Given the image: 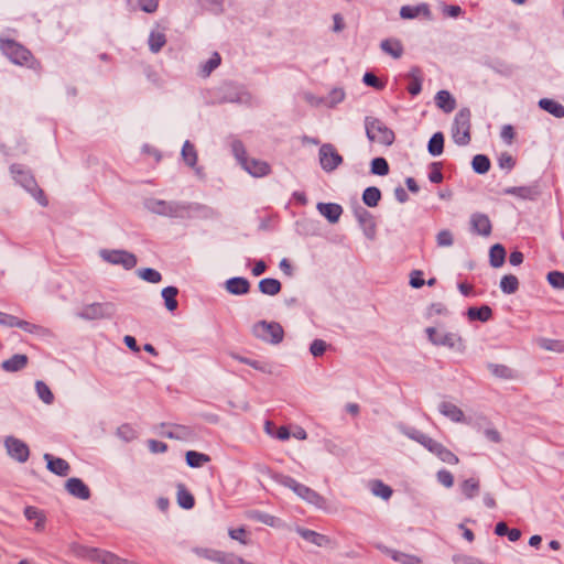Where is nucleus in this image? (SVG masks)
<instances>
[{
	"instance_id": "nucleus-44",
	"label": "nucleus",
	"mask_w": 564,
	"mask_h": 564,
	"mask_svg": "<svg viewBox=\"0 0 564 564\" xmlns=\"http://www.w3.org/2000/svg\"><path fill=\"white\" fill-rule=\"evenodd\" d=\"M473 170L478 174H485L490 169V160L484 154H477L471 161Z\"/></svg>"
},
{
	"instance_id": "nucleus-24",
	"label": "nucleus",
	"mask_w": 564,
	"mask_h": 564,
	"mask_svg": "<svg viewBox=\"0 0 564 564\" xmlns=\"http://www.w3.org/2000/svg\"><path fill=\"white\" fill-rule=\"evenodd\" d=\"M440 412L453 422H463L464 412L454 403L442 402L438 406Z\"/></svg>"
},
{
	"instance_id": "nucleus-36",
	"label": "nucleus",
	"mask_w": 564,
	"mask_h": 564,
	"mask_svg": "<svg viewBox=\"0 0 564 564\" xmlns=\"http://www.w3.org/2000/svg\"><path fill=\"white\" fill-rule=\"evenodd\" d=\"M381 48L384 53L394 58H399L403 53V47L398 40H384L381 42Z\"/></svg>"
},
{
	"instance_id": "nucleus-3",
	"label": "nucleus",
	"mask_w": 564,
	"mask_h": 564,
	"mask_svg": "<svg viewBox=\"0 0 564 564\" xmlns=\"http://www.w3.org/2000/svg\"><path fill=\"white\" fill-rule=\"evenodd\" d=\"M365 129L367 138L370 142L382 145H391L394 142V132L380 119L375 117H366Z\"/></svg>"
},
{
	"instance_id": "nucleus-26",
	"label": "nucleus",
	"mask_w": 564,
	"mask_h": 564,
	"mask_svg": "<svg viewBox=\"0 0 564 564\" xmlns=\"http://www.w3.org/2000/svg\"><path fill=\"white\" fill-rule=\"evenodd\" d=\"M281 282L276 279L265 278L259 282V290L261 293L274 296L281 291Z\"/></svg>"
},
{
	"instance_id": "nucleus-20",
	"label": "nucleus",
	"mask_w": 564,
	"mask_h": 564,
	"mask_svg": "<svg viewBox=\"0 0 564 564\" xmlns=\"http://www.w3.org/2000/svg\"><path fill=\"white\" fill-rule=\"evenodd\" d=\"M44 459L47 463V468L50 471L58 475V476H67L69 473V464L59 457H54L51 454H44Z\"/></svg>"
},
{
	"instance_id": "nucleus-41",
	"label": "nucleus",
	"mask_w": 564,
	"mask_h": 564,
	"mask_svg": "<svg viewBox=\"0 0 564 564\" xmlns=\"http://www.w3.org/2000/svg\"><path fill=\"white\" fill-rule=\"evenodd\" d=\"M177 502L184 509H192L195 505L194 496L183 485L178 486Z\"/></svg>"
},
{
	"instance_id": "nucleus-64",
	"label": "nucleus",
	"mask_w": 564,
	"mask_h": 564,
	"mask_svg": "<svg viewBox=\"0 0 564 564\" xmlns=\"http://www.w3.org/2000/svg\"><path fill=\"white\" fill-rule=\"evenodd\" d=\"M500 137L507 144H511L516 137L513 127L511 124H505L501 128Z\"/></svg>"
},
{
	"instance_id": "nucleus-11",
	"label": "nucleus",
	"mask_w": 564,
	"mask_h": 564,
	"mask_svg": "<svg viewBox=\"0 0 564 564\" xmlns=\"http://www.w3.org/2000/svg\"><path fill=\"white\" fill-rule=\"evenodd\" d=\"M318 154L321 166L326 172L335 171L343 163V156L330 143L323 144L319 148Z\"/></svg>"
},
{
	"instance_id": "nucleus-33",
	"label": "nucleus",
	"mask_w": 564,
	"mask_h": 564,
	"mask_svg": "<svg viewBox=\"0 0 564 564\" xmlns=\"http://www.w3.org/2000/svg\"><path fill=\"white\" fill-rule=\"evenodd\" d=\"M459 488H460L462 494L467 499H473L479 492V488H480L479 480H477L475 478L466 479L459 485Z\"/></svg>"
},
{
	"instance_id": "nucleus-39",
	"label": "nucleus",
	"mask_w": 564,
	"mask_h": 564,
	"mask_svg": "<svg viewBox=\"0 0 564 564\" xmlns=\"http://www.w3.org/2000/svg\"><path fill=\"white\" fill-rule=\"evenodd\" d=\"M500 289L506 294H513L519 289V280L513 274L503 275L500 281Z\"/></svg>"
},
{
	"instance_id": "nucleus-63",
	"label": "nucleus",
	"mask_w": 564,
	"mask_h": 564,
	"mask_svg": "<svg viewBox=\"0 0 564 564\" xmlns=\"http://www.w3.org/2000/svg\"><path fill=\"white\" fill-rule=\"evenodd\" d=\"M276 479L282 486L290 488L294 492H296L299 487L301 486V482L296 481L294 478L290 476L280 475Z\"/></svg>"
},
{
	"instance_id": "nucleus-55",
	"label": "nucleus",
	"mask_w": 564,
	"mask_h": 564,
	"mask_svg": "<svg viewBox=\"0 0 564 564\" xmlns=\"http://www.w3.org/2000/svg\"><path fill=\"white\" fill-rule=\"evenodd\" d=\"M436 243L438 247H451L454 243L453 234L443 229L436 235Z\"/></svg>"
},
{
	"instance_id": "nucleus-57",
	"label": "nucleus",
	"mask_w": 564,
	"mask_h": 564,
	"mask_svg": "<svg viewBox=\"0 0 564 564\" xmlns=\"http://www.w3.org/2000/svg\"><path fill=\"white\" fill-rule=\"evenodd\" d=\"M406 435L411 438V440H414L415 442H417L419 444H421L423 447L426 448V446L429 445V443H431V440L432 437L423 434L422 432L417 431V430H410L409 432H406Z\"/></svg>"
},
{
	"instance_id": "nucleus-22",
	"label": "nucleus",
	"mask_w": 564,
	"mask_h": 564,
	"mask_svg": "<svg viewBox=\"0 0 564 564\" xmlns=\"http://www.w3.org/2000/svg\"><path fill=\"white\" fill-rule=\"evenodd\" d=\"M435 104L446 113L452 112L456 108V100L447 90H440L436 94Z\"/></svg>"
},
{
	"instance_id": "nucleus-6",
	"label": "nucleus",
	"mask_w": 564,
	"mask_h": 564,
	"mask_svg": "<svg viewBox=\"0 0 564 564\" xmlns=\"http://www.w3.org/2000/svg\"><path fill=\"white\" fill-rule=\"evenodd\" d=\"M11 173L14 180L23 186L42 206H47L48 200L44 192L37 186L35 178L20 165H12Z\"/></svg>"
},
{
	"instance_id": "nucleus-58",
	"label": "nucleus",
	"mask_w": 564,
	"mask_h": 564,
	"mask_svg": "<svg viewBox=\"0 0 564 564\" xmlns=\"http://www.w3.org/2000/svg\"><path fill=\"white\" fill-rule=\"evenodd\" d=\"M549 283L556 289H564V273L552 271L547 274Z\"/></svg>"
},
{
	"instance_id": "nucleus-29",
	"label": "nucleus",
	"mask_w": 564,
	"mask_h": 564,
	"mask_svg": "<svg viewBox=\"0 0 564 564\" xmlns=\"http://www.w3.org/2000/svg\"><path fill=\"white\" fill-rule=\"evenodd\" d=\"M467 316L470 321L487 322L492 316V311L489 306L482 305L480 307H469Z\"/></svg>"
},
{
	"instance_id": "nucleus-52",
	"label": "nucleus",
	"mask_w": 564,
	"mask_h": 564,
	"mask_svg": "<svg viewBox=\"0 0 564 564\" xmlns=\"http://www.w3.org/2000/svg\"><path fill=\"white\" fill-rule=\"evenodd\" d=\"M221 62L220 55L218 53H214L210 58L203 65L202 74L203 76H209V74L219 66Z\"/></svg>"
},
{
	"instance_id": "nucleus-27",
	"label": "nucleus",
	"mask_w": 564,
	"mask_h": 564,
	"mask_svg": "<svg viewBox=\"0 0 564 564\" xmlns=\"http://www.w3.org/2000/svg\"><path fill=\"white\" fill-rule=\"evenodd\" d=\"M536 344L546 351L564 354V340L542 337L536 340Z\"/></svg>"
},
{
	"instance_id": "nucleus-45",
	"label": "nucleus",
	"mask_w": 564,
	"mask_h": 564,
	"mask_svg": "<svg viewBox=\"0 0 564 564\" xmlns=\"http://www.w3.org/2000/svg\"><path fill=\"white\" fill-rule=\"evenodd\" d=\"M166 37L162 32H151L149 36V47L151 52L158 53L165 45Z\"/></svg>"
},
{
	"instance_id": "nucleus-15",
	"label": "nucleus",
	"mask_w": 564,
	"mask_h": 564,
	"mask_svg": "<svg viewBox=\"0 0 564 564\" xmlns=\"http://www.w3.org/2000/svg\"><path fill=\"white\" fill-rule=\"evenodd\" d=\"M300 498L305 500L306 502L319 508L325 509L326 508V499L321 496L315 490L311 489L310 487L301 484L297 491L295 492Z\"/></svg>"
},
{
	"instance_id": "nucleus-50",
	"label": "nucleus",
	"mask_w": 564,
	"mask_h": 564,
	"mask_svg": "<svg viewBox=\"0 0 564 564\" xmlns=\"http://www.w3.org/2000/svg\"><path fill=\"white\" fill-rule=\"evenodd\" d=\"M371 173L377 175H387L389 173V165L386 159L376 158L371 161Z\"/></svg>"
},
{
	"instance_id": "nucleus-9",
	"label": "nucleus",
	"mask_w": 564,
	"mask_h": 564,
	"mask_svg": "<svg viewBox=\"0 0 564 564\" xmlns=\"http://www.w3.org/2000/svg\"><path fill=\"white\" fill-rule=\"evenodd\" d=\"M0 50L14 64L24 65L32 58L31 52L13 40H1Z\"/></svg>"
},
{
	"instance_id": "nucleus-25",
	"label": "nucleus",
	"mask_w": 564,
	"mask_h": 564,
	"mask_svg": "<svg viewBox=\"0 0 564 564\" xmlns=\"http://www.w3.org/2000/svg\"><path fill=\"white\" fill-rule=\"evenodd\" d=\"M93 553V558L101 564H133L108 551L94 550Z\"/></svg>"
},
{
	"instance_id": "nucleus-23",
	"label": "nucleus",
	"mask_w": 564,
	"mask_h": 564,
	"mask_svg": "<svg viewBox=\"0 0 564 564\" xmlns=\"http://www.w3.org/2000/svg\"><path fill=\"white\" fill-rule=\"evenodd\" d=\"M28 365L26 355L17 354L4 360L1 365L2 369L8 372H15L23 369Z\"/></svg>"
},
{
	"instance_id": "nucleus-19",
	"label": "nucleus",
	"mask_w": 564,
	"mask_h": 564,
	"mask_svg": "<svg viewBox=\"0 0 564 564\" xmlns=\"http://www.w3.org/2000/svg\"><path fill=\"white\" fill-rule=\"evenodd\" d=\"M66 489L72 496L83 500L90 497L89 488L79 478H69L66 482Z\"/></svg>"
},
{
	"instance_id": "nucleus-49",
	"label": "nucleus",
	"mask_w": 564,
	"mask_h": 564,
	"mask_svg": "<svg viewBox=\"0 0 564 564\" xmlns=\"http://www.w3.org/2000/svg\"><path fill=\"white\" fill-rule=\"evenodd\" d=\"M138 275L147 281V282H150V283H159L161 282L162 280V275L159 271L154 270V269H151V268H145V269H141L138 271Z\"/></svg>"
},
{
	"instance_id": "nucleus-60",
	"label": "nucleus",
	"mask_w": 564,
	"mask_h": 564,
	"mask_svg": "<svg viewBox=\"0 0 564 564\" xmlns=\"http://www.w3.org/2000/svg\"><path fill=\"white\" fill-rule=\"evenodd\" d=\"M429 180L432 183L438 184L443 181V173H442V166L441 163H432L431 164V171L429 173Z\"/></svg>"
},
{
	"instance_id": "nucleus-61",
	"label": "nucleus",
	"mask_w": 564,
	"mask_h": 564,
	"mask_svg": "<svg viewBox=\"0 0 564 564\" xmlns=\"http://www.w3.org/2000/svg\"><path fill=\"white\" fill-rule=\"evenodd\" d=\"M437 480L446 488H451L454 485V477L451 471L441 469L436 474Z\"/></svg>"
},
{
	"instance_id": "nucleus-47",
	"label": "nucleus",
	"mask_w": 564,
	"mask_h": 564,
	"mask_svg": "<svg viewBox=\"0 0 564 564\" xmlns=\"http://www.w3.org/2000/svg\"><path fill=\"white\" fill-rule=\"evenodd\" d=\"M371 491L375 496L388 500L392 496V489L383 484L381 480H375L371 486Z\"/></svg>"
},
{
	"instance_id": "nucleus-46",
	"label": "nucleus",
	"mask_w": 564,
	"mask_h": 564,
	"mask_svg": "<svg viewBox=\"0 0 564 564\" xmlns=\"http://www.w3.org/2000/svg\"><path fill=\"white\" fill-rule=\"evenodd\" d=\"M356 217L366 230H369L371 232L375 231L373 217L368 210H366L365 208L357 209Z\"/></svg>"
},
{
	"instance_id": "nucleus-5",
	"label": "nucleus",
	"mask_w": 564,
	"mask_h": 564,
	"mask_svg": "<svg viewBox=\"0 0 564 564\" xmlns=\"http://www.w3.org/2000/svg\"><path fill=\"white\" fill-rule=\"evenodd\" d=\"M425 334L434 346L447 347L458 351L465 350V344L462 336L453 332H444L435 327H427Z\"/></svg>"
},
{
	"instance_id": "nucleus-59",
	"label": "nucleus",
	"mask_w": 564,
	"mask_h": 564,
	"mask_svg": "<svg viewBox=\"0 0 564 564\" xmlns=\"http://www.w3.org/2000/svg\"><path fill=\"white\" fill-rule=\"evenodd\" d=\"M498 165L503 170L510 171L514 167L516 160L511 154L505 152L499 155Z\"/></svg>"
},
{
	"instance_id": "nucleus-4",
	"label": "nucleus",
	"mask_w": 564,
	"mask_h": 564,
	"mask_svg": "<svg viewBox=\"0 0 564 564\" xmlns=\"http://www.w3.org/2000/svg\"><path fill=\"white\" fill-rule=\"evenodd\" d=\"M471 113L468 108H462L455 116L452 126V138L457 145H467L470 142Z\"/></svg>"
},
{
	"instance_id": "nucleus-1",
	"label": "nucleus",
	"mask_w": 564,
	"mask_h": 564,
	"mask_svg": "<svg viewBox=\"0 0 564 564\" xmlns=\"http://www.w3.org/2000/svg\"><path fill=\"white\" fill-rule=\"evenodd\" d=\"M145 207L153 214L171 218H187L191 216V212L194 208V206L188 203L156 198L147 199Z\"/></svg>"
},
{
	"instance_id": "nucleus-30",
	"label": "nucleus",
	"mask_w": 564,
	"mask_h": 564,
	"mask_svg": "<svg viewBox=\"0 0 564 564\" xmlns=\"http://www.w3.org/2000/svg\"><path fill=\"white\" fill-rule=\"evenodd\" d=\"M24 516L29 521H35L36 530H43L45 524V516L35 507L29 506L24 509Z\"/></svg>"
},
{
	"instance_id": "nucleus-53",
	"label": "nucleus",
	"mask_w": 564,
	"mask_h": 564,
	"mask_svg": "<svg viewBox=\"0 0 564 564\" xmlns=\"http://www.w3.org/2000/svg\"><path fill=\"white\" fill-rule=\"evenodd\" d=\"M117 435L126 442L137 438V431L129 424H123L118 427Z\"/></svg>"
},
{
	"instance_id": "nucleus-32",
	"label": "nucleus",
	"mask_w": 564,
	"mask_h": 564,
	"mask_svg": "<svg viewBox=\"0 0 564 564\" xmlns=\"http://www.w3.org/2000/svg\"><path fill=\"white\" fill-rule=\"evenodd\" d=\"M182 158L186 165L194 167L197 163V151L195 145L188 140L184 142L182 148Z\"/></svg>"
},
{
	"instance_id": "nucleus-7",
	"label": "nucleus",
	"mask_w": 564,
	"mask_h": 564,
	"mask_svg": "<svg viewBox=\"0 0 564 564\" xmlns=\"http://www.w3.org/2000/svg\"><path fill=\"white\" fill-rule=\"evenodd\" d=\"M253 334L261 340L276 345L283 340V327L276 322L260 321L253 325Z\"/></svg>"
},
{
	"instance_id": "nucleus-48",
	"label": "nucleus",
	"mask_w": 564,
	"mask_h": 564,
	"mask_svg": "<svg viewBox=\"0 0 564 564\" xmlns=\"http://www.w3.org/2000/svg\"><path fill=\"white\" fill-rule=\"evenodd\" d=\"M488 369L490 372L502 379H512L513 378V371L508 366L505 365H497V364H489Z\"/></svg>"
},
{
	"instance_id": "nucleus-8",
	"label": "nucleus",
	"mask_w": 564,
	"mask_h": 564,
	"mask_svg": "<svg viewBox=\"0 0 564 564\" xmlns=\"http://www.w3.org/2000/svg\"><path fill=\"white\" fill-rule=\"evenodd\" d=\"M99 256L104 261L113 265H121L126 270L133 269L138 263L137 257L133 253L126 250L101 249L99 251Z\"/></svg>"
},
{
	"instance_id": "nucleus-35",
	"label": "nucleus",
	"mask_w": 564,
	"mask_h": 564,
	"mask_svg": "<svg viewBox=\"0 0 564 564\" xmlns=\"http://www.w3.org/2000/svg\"><path fill=\"white\" fill-rule=\"evenodd\" d=\"M209 462H210V457L206 454L195 452V451H188L186 453V463L188 466H191L193 468H198Z\"/></svg>"
},
{
	"instance_id": "nucleus-13",
	"label": "nucleus",
	"mask_w": 564,
	"mask_h": 564,
	"mask_svg": "<svg viewBox=\"0 0 564 564\" xmlns=\"http://www.w3.org/2000/svg\"><path fill=\"white\" fill-rule=\"evenodd\" d=\"M470 230L475 235L489 237L492 231V225L489 217L482 213H474L469 220Z\"/></svg>"
},
{
	"instance_id": "nucleus-21",
	"label": "nucleus",
	"mask_w": 564,
	"mask_h": 564,
	"mask_svg": "<svg viewBox=\"0 0 564 564\" xmlns=\"http://www.w3.org/2000/svg\"><path fill=\"white\" fill-rule=\"evenodd\" d=\"M226 290L234 295L247 294L250 290V283L246 278L236 276L226 281Z\"/></svg>"
},
{
	"instance_id": "nucleus-43",
	"label": "nucleus",
	"mask_w": 564,
	"mask_h": 564,
	"mask_svg": "<svg viewBox=\"0 0 564 564\" xmlns=\"http://www.w3.org/2000/svg\"><path fill=\"white\" fill-rule=\"evenodd\" d=\"M195 553L199 557H204L206 560H209V561H213V562H216V563H219V564L223 563L224 555H225V552H223V551L213 550V549H202V547L200 549H196Z\"/></svg>"
},
{
	"instance_id": "nucleus-18",
	"label": "nucleus",
	"mask_w": 564,
	"mask_h": 564,
	"mask_svg": "<svg viewBox=\"0 0 564 564\" xmlns=\"http://www.w3.org/2000/svg\"><path fill=\"white\" fill-rule=\"evenodd\" d=\"M317 210L332 224L337 223L343 214L341 206L335 203H318Z\"/></svg>"
},
{
	"instance_id": "nucleus-10",
	"label": "nucleus",
	"mask_w": 564,
	"mask_h": 564,
	"mask_svg": "<svg viewBox=\"0 0 564 564\" xmlns=\"http://www.w3.org/2000/svg\"><path fill=\"white\" fill-rule=\"evenodd\" d=\"M115 314V305L111 302L104 303H91L84 305L82 310L77 313V316L87 319H102L110 318Z\"/></svg>"
},
{
	"instance_id": "nucleus-62",
	"label": "nucleus",
	"mask_w": 564,
	"mask_h": 564,
	"mask_svg": "<svg viewBox=\"0 0 564 564\" xmlns=\"http://www.w3.org/2000/svg\"><path fill=\"white\" fill-rule=\"evenodd\" d=\"M326 347H327V345L324 340L315 339L311 344L310 351L314 357H319L325 352Z\"/></svg>"
},
{
	"instance_id": "nucleus-17",
	"label": "nucleus",
	"mask_w": 564,
	"mask_h": 564,
	"mask_svg": "<svg viewBox=\"0 0 564 564\" xmlns=\"http://www.w3.org/2000/svg\"><path fill=\"white\" fill-rule=\"evenodd\" d=\"M420 15H423L425 19H431V10L426 3L403 6L400 9V17L402 19H415Z\"/></svg>"
},
{
	"instance_id": "nucleus-28",
	"label": "nucleus",
	"mask_w": 564,
	"mask_h": 564,
	"mask_svg": "<svg viewBox=\"0 0 564 564\" xmlns=\"http://www.w3.org/2000/svg\"><path fill=\"white\" fill-rule=\"evenodd\" d=\"M539 106L556 118H564V106L555 100L543 98L539 101Z\"/></svg>"
},
{
	"instance_id": "nucleus-56",
	"label": "nucleus",
	"mask_w": 564,
	"mask_h": 564,
	"mask_svg": "<svg viewBox=\"0 0 564 564\" xmlns=\"http://www.w3.org/2000/svg\"><path fill=\"white\" fill-rule=\"evenodd\" d=\"M344 98H345V91L341 88H334L329 93L328 98L326 100H324V102L329 107H334L337 104L341 102L344 100Z\"/></svg>"
},
{
	"instance_id": "nucleus-16",
	"label": "nucleus",
	"mask_w": 564,
	"mask_h": 564,
	"mask_svg": "<svg viewBox=\"0 0 564 564\" xmlns=\"http://www.w3.org/2000/svg\"><path fill=\"white\" fill-rule=\"evenodd\" d=\"M296 532L306 541L310 543L317 545L319 547L329 546L332 544V540L329 536L325 534H321L316 531L305 529V528H297Z\"/></svg>"
},
{
	"instance_id": "nucleus-12",
	"label": "nucleus",
	"mask_w": 564,
	"mask_h": 564,
	"mask_svg": "<svg viewBox=\"0 0 564 564\" xmlns=\"http://www.w3.org/2000/svg\"><path fill=\"white\" fill-rule=\"evenodd\" d=\"M4 446L9 456L19 463H25L30 456L29 446L14 436H8L4 440Z\"/></svg>"
},
{
	"instance_id": "nucleus-2",
	"label": "nucleus",
	"mask_w": 564,
	"mask_h": 564,
	"mask_svg": "<svg viewBox=\"0 0 564 564\" xmlns=\"http://www.w3.org/2000/svg\"><path fill=\"white\" fill-rule=\"evenodd\" d=\"M230 147L235 158L250 175L254 177H262L271 172V167L265 161L247 156L245 145L239 139H232Z\"/></svg>"
},
{
	"instance_id": "nucleus-14",
	"label": "nucleus",
	"mask_w": 564,
	"mask_h": 564,
	"mask_svg": "<svg viewBox=\"0 0 564 564\" xmlns=\"http://www.w3.org/2000/svg\"><path fill=\"white\" fill-rule=\"evenodd\" d=\"M426 449L437 456V458L445 464L457 465L459 463V458L451 449L433 438L426 446Z\"/></svg>"
},
{
	"instance_id": "nucleus-31",
	"label": "nucleus",
	"mask_w": 564,
	"mask_h": 564,
	"mask_svg": "<svg viewBox=\"0 0 564 564\" xmlns=\"http://www.w3.org/2000/svg\"><path fill=\"white\" fill-rule=\"evenodd\" d=\"M490 264L494 268H499L505 263L506 250L502 245L496 243L489 251Z\"/></svg>"
},
{
	"instance_id": "nucleus-34",
	"label": "nucleus",
	"mask_w": 564,
	"mask_h": 564,
	"mask_svg": "<svg viewBox=\"0 0 564 564\" xmlns=\"http://www.w3.org/2000/svg\"><path fill=\"white\" fill-rule=\"evenodd\" d=\"M177 293L178 290L175 286H166L162 290V297L164 299L165 306L171 312L177 308Z\"/></svg>"
},
{
	"instance_id": "nucleus-42",
	"label": "nucleus",
	"mask_w": 564,
	"mask_h": 564,
	"mask_svg": "<svg viewBox=\"0 0 564 564\" xmlns=\"http://www.w3.org/2000/svg\"><path fill=\"white\" fill-rule=\"evenodd\" d=\"M35 390H36V393H37V397L45 403V404H52L53 401H54V394L53 392L51 391L50 387L39 380L35 382Z\"/></svg>"
},
{
	"instance_id": "nucleus-37",
	"label": "nucleus",
	"mask_w": 564,
	"mask_h": 564,
	"mask_svg": "<svg viewBox=\"0 0 564 564\" xmlns=\"http://www.w3.org/2000/svg\"><path fill=\"white\" fill-rule=\"evenodd\" d=\"M429 152L433 156L441 155L444 150V135L442 132H436L432 135L427 145Z\"/></svg>"
},
{
	"instance_id": "nucleus-40",
	"label": "nucleus",
	"mask_w": 564,
	"mask_h": 564,
	"mask_svg": "<svg viewBox=\"0 0 564 564\" xmlns=\"http://www.w3.org/2000/svg\"><path fill=\"white\" fill-rule=\"evenodd\" d=\"M410 83L408 85V91L412 96H416L422 90V79H421V72L419 68H413L410 73Z\"/></svg>"
},
{
	"instance_id": "nucleus-54",
	"label": "nucleus",
	"mask_w": 564,
	"mask_h": 564,
	"mask_svg": "<svg viewBox=\"0 0 564 564\" xmlns=\"http://www.w3.org/2000/svg\"><path fill=\"white\" fill-rule=\"evenodd\" d=\"M191 432L186 426L177 425L172 431H166L163 433L164 436L169 438H177L183 440L189 436Z\"/></svg>"
},
{
	"instance_id": "nucleus-51",
	"label": "nucleus",
	"mask_w": 564,
	"mask_h": 564,
	"mask_svg": "<svg viewBox=\"0 0 564 564\" xmlns=\"http://www.w3.org/2000/svg\"><path fill=\"white\" fill-rule=\"evenodd\" d=\"M391 557L394 561L400 562L402 564H422V561L420 557H417L415 555H411V554L397 552V551H393L391 553Z\"/></svg>"
},
{
	"instance_id": "nucleus-38",
	"label": "nucleus",
	"mask_w": 564,
	"mask_h": 564,
	"mask_svg": "<svg viewBox=\"0 0 564 564\" xmlns=\"http://www.w3.org/2000/svg\"><path fill=\"white\" fill-rule=\"evenodd\" d=\"M381 199V192L378 187H367L362 193V200L369 207H376Z\"/></svg>"
}]
</instances>
